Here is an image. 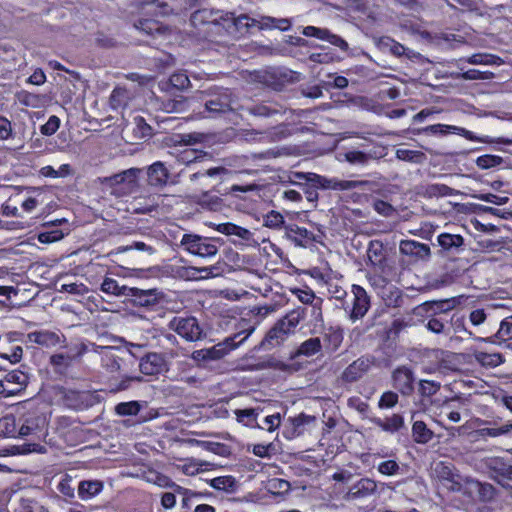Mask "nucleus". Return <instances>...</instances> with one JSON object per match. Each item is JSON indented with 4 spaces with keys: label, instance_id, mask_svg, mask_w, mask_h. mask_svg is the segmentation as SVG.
<instances>
[{
    "label": "nucleus",
    "instance_id": "obj_20",
    "mask_svg": "<svg viewBox=\"0 0 512 512\" xmlns=\"http://www.w3.org/2000/svg\"><path fill=\"white\" fill-rule=\"evenodd\" d=\"M469 489L477 494L478 500L481 502H491L496 497V489L490 483H483L478 480H469Z\"/></svg>",
    "mask_w": 512,
    "mask_h": 512
},
{
    "label": "nucleus",
    "instance_id": "obj_13",
    "mask_svg": "<svg viewBox=\"0 0 512 512\" xmlns=\"http://www.w3.org/2000/svg\"><path fill=\"white\" fill-rule=\"evenodd\" d=\"M491 478L503 488L512 492V465L500 459H494L489 464Z\"/></svg>",
    "mask_w": 512,
    "mask_h": 512
},
{
    "label": "nucleus",
    "instance_id": "obj_17",
    "mask_svg": "<svg viewBox=\"0 0 512 512\" xmlns=\"http://www.w3.org/2000/svg\"><path fill=\"white\" fill-rule=\"evenodd\" d=\"M367 257L369 263L377 268L379 271L384 272L387 266L386 251L384 245L379 240H371L367 249Z\"/></svg>",
    "mask_w": 512,
    "mask_h": 512
},
{
    "label": "nucleus",
    "instance_id": "obj_4",
    "mask_svg": "<svg viewBox=\"0 0 512 512\" xmlns=\"http://www.w3.org/2000/svg\"><path fill=\"white\" fill-rule=\"evenodd\" d=\"M173 13L167 2L160 0H132L128 5V17H157Z\"/></svg>",
    "mask_w": 512,
    "mask_h": 512
},
{
    "label": "nucleus",
    "instance_id": "obj_47",
    "mask_svg": "<svg viewBox=\"0 0 512 512\" xmlns=\"http://www.w3.org/2000/svg\"><path fill=\"white\" fill-rule=\"evenodd\" d=\"M504 160L496 155H482L476 159V165L481 169H490L503 164Z\"/></svg>",
    "mask_w": 512,
    "mask_h": 512
},
{
    "label": "nucleus",
    "instance_id": "obj_46",
    "mask_svg": "<svg viewBox=\"0 0 512 512\" xmlns=\"http://www.w3.org/2000/svg\"><path fill=\"white\" fill-rule=\"evenodd\" d=\"M397 158L403 161L421 163L424 161L425 154L421 151L398 149L396 152Z\"/></svg>",
    "mask_w": 512,
    "mask_h": 512
},
{
    "label": "nucleus",
    "instance_id": "obj_18",
    "mask_svg": "<svg viewBox=\"0 0 512 512\" xmlns=\"http://www.w3.org/2000/svg\"><path fill=\"white\" fill-rule=\"evenodd\" d=\"M163 366L164 359L157 353L147 354L139 363V369L145 375H156L163 370Z\"/></svg>",
    "mask_w": 512,
    "mask_h": 512
},
{
    "label": "nucleus",
    "instance_id": "obj_60",
    "mask_svg": "<svg viewBox=\"0 0 512 512\" xmlns=\"http://www.w3.org/2000/svg\"><path fill=\"white\" fill-rule=\"evenodd\" d=\"M400 466L398 463L394 460H387L384 462H381L378 465V471L387 476L395 475L399 472Z\"/></svg>",
    "mask_w": 512,
    "mask_h": 512
},
{
    "label": "nucleus",
    "instance_id": "obj_57",
    "mask_svg": "<svg viewBox=\"0 0 512 512\" xmlns=\"http://www.w3.org/2000/svg\"><path fill=\"white\" fill-rule=\"evenodd\" d=\"M126 359L114 354L107 356V362L105 364L107 370L110 373L121 372L122 366L125 364Z\"/></svg>",
    "mask_w": 512,
    "mask_h": 512
},
{
    "label": "nucleus",
    "instance_id": "obj_8",
    "mask_svg": "<svg viewBox=\"0 0 512 512\" xmlns=\"http://www.w3.org/2000/svg\"><path fill=\"white\" fill-rule=\"evenodd\" d=\"M392 386L403 396H410L414 392V373L406 367H397L391 374Z\"/></svg>",
    "mask_w": 512,
    "mask_h": 512
},
{
    "label": "nucleus",
    "instance_id": "obj_32",
    "mask_svg": "<svg viewBox=\"0 0 512 512\" xmlns=\"http://www.w3.org/2000/svg\"><path fill=\"white\" fill-rule=\"evenodd\" d=\"M131 287H127L125 285L120 286L118 282L115 279L106 277L102 284H101V290L106 294H111L114 296H129Z\"/></svg>",
    "mask_w": 512,
    "mask_h": 512
},
{
    "label": "nucleus",
    "instance_id": "obj_49",
    "mask_svg": "<svg viewBox=\"0 0 512 512\" xmlns=\"http://www.w3.org/2000/svg\"><path fill=\"white\" fill-rule=\"evenodd\" d=\"M441 388V384L439 382L431 381V380H421L419 382L418 391L423 397H431L434 396Z\"/></svg>",
    "mask_w": 512,
    "mask_h": 512
},
{
    "label": "nucleus",
    "instance_id": "obj_29",
    "mask_svg": "<svg viewBox=\"0 0 512 512\" xmlns=\"http://www.w3.org/2000/svg\"><path fill=\"white\" fill-rule=\"evenodd\" d=\"M412 437L418 444H426L433 439L434 433L423 421H416L412 426Z\"/></svg>",
    "mask_w": 512,
    "mask_h": 512
},
{
    "label": "nucleus",
    "instance_id": "obj_51",
    "mask_svg": "<svg viewBox=\"0 0 512 512\" xmlns=\"http://www.w3.org/2000/svg\"><path fill=\"white\" fill-rule=\"evenodd\" d=\"M169 83L178 90H185L191 86L189 77L181 72L172 74L169 78Z\"/></svg>",
    "mask_w": 512,
    "mask_h": 512
},
{
    "label": "nucleus",
    "instance_id": "obj_45",
    "mask_svg": "<svg viewBox=\"0 0 512 512\" xmlns=\"http://www.w3.org/2000/svg\"><path fill=\"white\" fill-rule=\"evenodd\" d=\"M218 17L215 26L220 27L227 33L235 32V22H234V14L229 12L219 11Z\"/></svg>",
    "mask_w": 512,
    "mask_h": 512
},
{
    "label": "nucleus",
    "instance_id": "obj_55",
    "mask_svg": "<svg viewBox=\"0 0 512 512\" xmlns=\"http://www.w3.org/2000/svg\"><path fill=\"white\" fill-rule=\"evenodd\" d=\"M142 172L140 168H129L120 172L121 178H123V184H126L130 187L137 185V180Z\"/></svg>",
    "mask_w": 512,
    "mask_h": 512
},
{
    "label": "nucleus",
    "instance_id": "obj_14",
    "mask_svg": "<svg viewBox=\"0 0 512 512\" xmlns=\"http://www.w3.org/2000/svg\"><path fill=\"white\" fill-rule=\"evenodd\" d=\"M400 253L413 258L415 261H428L431 250L427 244L415 240H402L399 245Z\"/></svg>",
    "mask_w": 512,
    "mask_h": 512
},
{
    "label": "nucleus",
    "instance_id": "obj_37",
    "mask_svg": "<svg viewBox=\"0 0 512 512\" xmlns=\"http://www.w3.org/2000/svg\"><path fill=\"white\" fill-rule=\"evenodd\" d=\"M479 437H499L502 435H511L512 436V423H506L500 427H486L481 428L475 431Z\"/></svg>",
    "mask_w": 512,
    "mask_h": 512
},
{
    "label": "nucleus",
    "instance_id": "obj_54",
    "mask_svg": "<svg viewBox=\"0 0 512 512\" xmlns=\"http://www.w3.org/2000/svg\"><path fill=\"white\" fill-rule=\"evenodd\" d=\"M477 360L482 365L491 366V367H496V366L500 365L501 363H503V361H504L501 354H498V353H493V354L480 353L477 356Z\"/></svg>",
    "mask_w": 512,
    "mask_h": 512
},
{
    "label": "nucleus",
    "instance_id": "obj_42",
    "mask_svg": "<svg viewBox=\"0 0 512 512\" xmlns=\"http://www.w3.org/2000/svg\"><path fill=\"white\" fill-rule=\"evenodd\" d=\"M446 322L441 317H432L426 323V328L432 333L448 336L450 334V327L446 326Z\"/></svg>",
    "mask_w": 512,
    "mask_h": 512
},
{
    "label": "nucleus",
    "instance_id": "obj_50",
    "mask_svg": "<svg viewBox=\"0 0 512 512\" xmlns=\"http://www.w3.org/2000/svg\"><path fill=\"white\" fill-rule=\"evenodd\" d=\"M494 337L503 341L512 339V315L506 317L500 323V327Z\"/></svg>",
    "mask_w": 512,
    "mask_h": 512
},
{
    "label": "nucleus",
    "instance_id": "obj_41",
    "mask_svg": "<svg viewBox=\"0 0 512 512\" xmlns=\"http://www.w3.org/2000/svg\"><path fill=\"white\" fill-rule=\"evenodd\" d=\"M457 193L458 191L445 184H431L425 189V194L429 197L451 196Z\"/></svg>",
    "mask_w": 512,
    "mask_h": 512
},
{
    "label": "nucleus",
    "instance_id": "obj_21",
    "mask_svg": "<svg viewBox=\"0 0 512 512\" xmlns=\"http://www.w3.org/2000/svg\"><path fill=\"white\" fill-rule=\"evenodd\" d=\"M290 332L283 327V323L279 321L267 332L265 338L261 342L264 348L275 347L282 343Z\"/></svg>",
    "mask_w": 512,
    "mask_h": 512
},
{
    "label": "nucleus",
    "instance_id": "obj_36",
    "mask_svg": "<svg viewBox=\"0 0 512 512\" xmlns=\"http://www.w3.org/2000/svg\"><path fill=\"white\" fill-rule=\"evenodd\" d=\"M260 29L277 28L286 31L291 27V21L288 18H274L270 16H262L260 18Z\"/></svg>",
    "mask_w": 512,
    "mask_h": 512
},
{
    "label": "nucleus",
    "instance_id": "obj_16",
    "mask_svg": "<svg viewBox=\"0 0 512 512\" xmlns=\"http://www.w3.org/2000/svg\"><path fill=\"white\" fill-rule=\"evenodd\" d=\"M377 490V483L370 478H362L351 486L344 495L346 501L362 499L374 494Z\"/></svg>",
    "mask_w": 512,
    "mask_h": 512
},
{
    "label": "nucleus",
    "instance_id": "obj_43",
    "mask_svg": "<svg viewBox=\"0 0 512 512\" xmlns=\"http://www.w3.org/2000/svg\"><path fill=\"white\" fill-rule=\"evenodd\" d=\"M246 111L249 114L257 116V117H270V116L280 112L279 109L272 108L265 103L254 104L250 107H247Z\"/></svg>",
    "mask_w": 512,
    "mask_h": 512
},
{
    "label": "nucleus",
    "instance_id": "obj_59",
    "mask_svg": "<svg viewBox=\"0 0 512 512\" xmlns=\"http://www.w3.org/2000/svg\"><path fill=\"white\" fill-rule=\"evenodd\" d=\"M59 126L60 119L57 116L52 115L48 121L40 127V131L45 136H51L58 130Z\"/></svg>",
    "mask_w": 512,
    "mask_h": 512
},
{
    "label": "nucleus",
    "instance_id": "obj_27",
    "mask_svg": "<svg viewBox=\"0 0 512 512\" xmlns=\"http://www.w3.org/2000/svg\"><path fill=\"white\" fill-rule=\"evenodd\" d=\"M376 44L381 51L390 52L392 55L397 57L404 55L406 52V48L402 44L396 42L394 39L388 36L379 38Z\"/></svg>",
    "mask_w": 512,
    "mask_h": 512
},
{
    "label": "nucleus",
    "instance_id": "obj_39",
    "mask_svg": "<svg viewBox=\"0 0 512 512\" xmlns=\"http://www.w3.org/2000/svg\"><path fill=\"white\" fill-rule=\"evenodd\" d=\"M455 126L453 125H445V124H434L430 125L424 128L416 129L413 131L414 134H433V135H440L445 136L449 133H453L452 128Z\"/></svg>",
    "mask_w": 512,
    "mask_h": 512
},
{
    "label": "nucleus",
    "instance_id": "obj_26",
    "mask_svg": "<svg viewBox=\"0 0 512 512\" xmlns=\"http://www.w3.org/2000/svg\"><path fill=\"white\" fill-rule=\"evenodd\" d=\"M193 201L203 209L217 211L221 208L222 200L217 195H212L210 191H203L199 195L193 196Z\"/></svg>",
    "mask_w": 512,
    "mask_h": 512
},
{
    "label": "nucleus",
    "instance_id": "obj_64",
    "mask_svg": "<svg viewBox=\"0 0 512 512\" xmlns=\"http://www.w3.org/2000/svg\"><path fill=\"white\" fill-rule=\"evenodd\" d=\"M460 6H462L464 9H466L469 12H473L478 16H484L485 13H482L481 7L478 5V3L475 0H453Z\"/></svg>",
    "mask_w": 512,
    "mask_h": 512
},
{
    "label": "nucleus",
    "instance_id": "obj_10",
    "mask_svg": "<svg viewBox=\"0 0 512 512\" xmlns=\"http://www.w3.org/2000/svg\"><path fill=\"white\" fill-rule=\"evenodd\" d=\"M198 102L194 97L179 96L173 99H166L161 101L160 108L166 113H173L178 115H187L196 112V105Z\"/></svg>",
    "mask_w": 512,
    "mask_h": 512
},
{
    "label": "nucleus",
    "instance_id": "obj_40",
    "mask_svg": "<svg viewBox=\"0 0 512 512\" xmlns=\"http://www.w3.org/2000/svg\"><path fill=\"white\" fill-rule=\"evenodd\" d=\"M467 61L468 63L473 65H500L502 63L500 57L486 53L474 54L471 57H469Z\"/></svg>",
    "mask_w": 512,
    "mask_h": 512
},
{
    "label": "nucleus",
    "instance_id": "obj_31",
    "mask_svg": "<svg viewBox=\"0 0 512 512\" xmlns=\"http://www.w3.org/2000/svg\"><path fill=\"white\" fill-rule=\"evenodd\" d=\"M103 489V483L98 480L81 481L78 487V494L81 499L91 498Z\"/></svg>",
    "mask_w": 512,
    "mask_h": 512
},
{
    "label": "nucleus",
    "instance_id": "obj_44",
    "mask_svg": "<svg viewBox=\"0 0 512 512\" xmlns=\"http://www.w3.org/2000/svg\"><path fill=\"white\" fill-rule=\"evenodd\" d=\"M127 99V90L125 88L116 87L110 95L109 103L113 109H118L126 105Z\"/></svg>",
    "mask_w": 512,
    "mask_h": 512
},
{
    "label": "nucleus",
    "instance_id": "obj_1",
    "mask_svg": "<svg viewBox=\"0 0 512 512\" xmlns=\"http://www.w3.org/2000/svg\"><path fill=\"white\" fill-rule=\"evenodd\" d=\"M199 100L204 104L203 114L216 118L234 110L236 96L229 88L213 87L199 92ZM202 114V112H199Z\"/></svg>",
    "mask_w": 512,
    "mask_h": 512
},
{
    "label": "nucleus",
    "instance_id": "obj_23",
    "mask_svg": "<svg viewBox=\"0 0 512 512\" xmlns=\"http://www.w3.org/2000/svg\"><path fill=\"white\" fill-rule=\"evenodd\" d=\"M133 27L147 35L165 34L169 29L150 17L139 18L133 21Z\"/></svg>",
    "mask_w": 512,
    "mask_h": 512
},
{
    "label": "nucleus",
    "instance_id": "obj_19",
    "mask_svg": "<svg viewBox=\"0 0 512 512\" xmlns=\"http://www.w3.org/2000/svg\"><path fill=\"white\" fill-rule=\"evenodd\" d=\"M230 171L225 167H213L209 168L203 172H195L189 176V181L194 183L196 181H200V185L202 187H209V183L207 178H219L223 179L224 176L229 175Z\"/></svg>",
    "mask_w": 512,
    "mask_h": 512
},
{
    "label": "nucleus",
    "instance_id": "obj_24",
    "mask_svg": "<svg viewBox=\"0 0 512 512\" xmlns=\"http://www.w3.org/2000/svg\"><path fill=\"white\" fill-rule=\"evenodd\" d=\"M344 339V332L343 329L340 327H333L330 326L327 328L323 335V340L325 343V348L329 352H335L337 351Z\"/></svg>",
    "mask_w": 512,
    "mask_h": 512
},
{
    "label": "nucleus",
    "instance_id": "obj_3",
    "mask_svg": "<svg viewBox=\"0 0 512 512\" xmlns=\"http://www.w3.org/2000/svg\"><path fill=\"white\" fill-rule=\"evenodd\" d=\"M292 177L293 180H291V183L293 184H299L296 180H304L305 183L320 185L323 189L351 190L366 184L365 181L327 179L323 176L310 172H294Z\"/></svg>",
    "mask_w": 512,
    "mask_h": 512
},
{
    "label": "nucleus",
    "instance_id": "obj_52",
    "mask_svg": "<svg viewBox=\"0 0 512 512\" xmlns=\"http://www.w3.org/2000/svg\"><path fill=\"white\" fill-rule=\"evenodd\" d=\"M344 159L351 164L365 165L372 156L362 151H348L344 154Z\"/></svg>",
    "mask_w": 512,
    "mask_h": 512
},
{
    "label": "nucleus",
    "instance_id": "obj_7",
    "mask_svg": "<svg viewBox=\"0 0 512 512\" xmlns=\"http://www.w3.org/2000/svg\"><path fill=\"white\" fill-rule=\"evenodd\" d=\"M181 245L185 246L188 252L200 257H211L216 255L218 248L196 234H184L181 239Z\"/></svg>",
    "mask_w": 512,
    "mask_h": 512
},
{
    "label": "nucleus",
    "instance_id": "obj_35",
    "mask_svg": "<svg viewBox=\"0 0 512 512\" xmlns=\"http://www.w3.org/2000/svg\"><path fill=\"white\" fill-rule=\"evenodd\" d=\"M210 486L217 490H223L228 493L236 491L238 484L232 476H220L216 477L209 482Z\"/></svg>",
    "mask_w": 512,
    "mask_h": 512
},
{
    "label": "nucleus",
    "instance_id": "obj_28",
    "mask_svg": "<svg viewBox=\"0 0 512 512\" xmlns=\"http://www.w3.org/2000/svg\"><path fill=\"white\" fill-rule=\"evenodd\" d=\"M220 10H213V9H200L195 11L191 15V22L194 25L197 24H211L214 25L218 21L217 19H220L218 17Z\"/></svg>",
    "mask_w": 512,
    "mask_h": 512
},
{
    "label": "nucleus",
    "instance_id": "obj_9",
    "mask_svg": "<svg viewBox=\"0 0 512 512\" xmlns=\"http://www.w3.org/2000/svg\"><path fill=\"white\" fill-rule=\"evenodd\" d=\"M352 296V308L349 313V319L352 322H356L367 314L370 308V297L366 290L359 285L352 286Z\"/></svg>",
    "mask_w": 512,
    "mask_h": 512
},
{
    "label": "nucleus",
    "instance_id": "obj_12",
    "mask_svg": "<svg viewBox=\"0 0 512 512\" xmlns=\"http://www.w3.org/2000/svg\"><path fill=\"white\" fill-rule=\"evenodd\" d=\"M147 185L156 188H164L170 178V171L166 167L165 163L156 161L146 168Z\"/></svg>",
    "mask_w": 512,
    "mask_h": 512
},
{
    "label": "nucleus",
    "instance_id": "obj_5",
    "mask_svg": "<svg viewBox=\"0 0 512 512\" xmlns=\"http://www.w3.org/2000/svg\"><path fill=\"white\" fill-rule=\"evenodd\" d=\"M168 327L187 341H197L202 337V329L195 317H174Z\"/></svg>",
    "mask_w": 512,
    "mask_h": 512
},
{
    "label": "nucleus",
    "instance_id": "obj_58",
    "mask_svg": "<svg viewBox=\"0 0 512 512\" xmlns=\"http://www.w3.org/2000/svg\"><path fill=\"white\" fill-rule=\"evenodd\" d=\"M494 74L489 71H479L476 69H470L461 74V78L464 80H489L493 78Z\"/></svg>",
    "mask_w": 512,
    "mask_h": 512
},
{
    "label": "nucleus",
    "instance_id": "obj_22",
    "mask_svg": "<svg viewBox=\"0 0 512 512\" xmlns=\"http://www.w3.org/2000/svg\"><path fill=\"white\" fill-rule=\"evenodd\" d=\"M371 422L388 433H395L405 427L404 418L400 414H393L385 419L374 417Z\"/></svg>",
    "mask_w": 512,
    "mask_h": 512
},
{
    "label": "nucleus",
    "instance_id": "obj_30",
    "mask_svg": "<svg viewBox=\"0 0 512 512\" xmlns=\"http://www.w3.org/2000/svg\"><path fill=\"white\" fill-rule=\"evenodd\" d=\"M322 349V343L319 337L309 338L298 347L295 356L311 357Z\"/></svg>",
    "mask_w": 512,
    "mask_h": 512
},
{
    "label": "nucleus",
    "instance_id": "obj_56",
    "mask_svg": "<svg viewBox=\"0 0 512 512\" xmlns=\"http://www.w3.org/2000/svg\"><path fill=\"white\" fill-rule=\"evenodd\" d=\"M284 224V217L277 211H270L264 217V225L269 228H280Z\"/></svg>",
    "mask_w": 512,
    "mask_h": 512
},
{
    "label": "nucleus",
    "instance_id": "obj_2",
    "mask_svg": "<svg viewBox=\"0 0 512 512\" xmlns=\"http://www.w3.org/2000/svg\"><path fill=\"white\" fill-rule=\"evenodd\" d=\"M254 328H249L226 338L210 348L194 351L192 357L196 361H210L222 359L230 350L238 347L253 332Z\"/></svg>",
    "mask_w": 512,
    "mask_h": 512
},
{
    "label": "nucleus",
    "instance_id": "obj_15",
    "mask_svg": "<svg viewBox=\"0 0 512 512\" xmlns=\"http://www.w3.org/2000/svg\"><path fill=\"white\" fill-rule=\"evenodd\" d=\"M302 33L307 37H315L321 40H325L330 44L339 47L343 51L348 50V43L340 36L331 33L328 29L318 28L315 26H306Z\"/></svg>",
    "mask_w": 512,
    "mask_h": 512
},
{
    "label": "nucleus",
    "instance_id": "obj_6",
    "mask_svg": "<svg viewBox=\"0 0 512 512\" xmlns=\"http://www.w3.org/2000/svg\"><path fill=\"white\" fill-rule=\"evenodd\" d=\"M375 357L371 355H363L351 364H349L342 372L340 378L344 383H354L366 375L375 365Z\"/></svg>",
    "mask_w": 512,
    "mask_h": 512
},
{
    "label": "nucleus",
    "instance_id": "obj_62",
    "mask_svg": "<svg viewBox=\"0 0 512 512\" xmlns=\"http://www.w3.org/2000/svg\"><path fill=\"white\" fill-rule=\"evenodd\" d=\"M450 329L452 328L454 333H465L469 336L472 335L465 327V319L463 316L453 315L450 320Z\"/></svg>",
    "mask_w": 512,
    "mask_h": 512
},
{
    "label": "nucleus",
    "instance_id": "obj_33",
    "mask_svg": "<svg viewBox=\"0 0 512 512\" xmlns=\"http://www.w3.org/2000/svg\"><path fill=\"white\" fill-rule=\"evenodd\" d=\"M438 244L445 251H450L453 248H459L464 244V239L458 234L442 233L437 238Z\"/></svg>",
    "mask_w": 512,
    "mask_h": 512
},
{
    "label": "nucleus",
    "instance_id": "obj_61",
    "mask_svg": "<svg viewBox=\"0 0 512 512\" xmlns=\"http://www.w3.org/2000/svg\"><path fill=\"white\" fill-rule=\"evenodd\" d=\"M298 186L304 192L307 200L309 202L315 203L318 200V192L316 190L320 185H313V183H301L299 182Z\"/></svg>",
    "mask_w": 512,
    "mask_h": 512
},
{
    "label": "nucleus",
    "instance_id": "obj_48",
    "mask_svg": "<svg viewBox=\"0 0 512 512\" xmlns=\"http://www.w3.org/2000/svg\"><path fill=\"white\" fill-rule=\"evenodd\" d=\"M143 378L141 376H129L123 375V378L119 382L110 383V392L117 393L120 391L127 390L133 381L141 382Z\"/></svg>",
    "mask_w": 512,
    "mask_h": 512
},
{
    "label": "nucleus",
    "instance_id": "obj_34",
    "mask_svg": "<svg viewBox=\"0 0 512 512\" xmlns=\"http://www.w3.org/2000/svg\"><path fill=\"white\" fill-rule=\"evenodd\" d=\"M304 317L305 308L299 307L287 313L282 319L279 320V322L283 323V327L291 332L300 323V321L304 319Z\"/></svg>",
    "mask_w": 512,
    "mask_h": 512
},
{
    "label": "nucleus",
    "instance_id": "obj_63",
    "mask_svg": "<svg viewBox=\"0 0 512 512\" xmlns=\"http://www.w3.org/2000/svg\"><path fill=\"white\" fill-rule=\"evenodd\" d=\"M64 237V233L61 230H52L48 232H42L38 235V240L41 243H52L58 241Z\"/></svg>",
    "mask_w": 512,
    "mask_h": 512
},
{
    "label": "nucleus",
    "instance_id": "obj_11",
    "mask_svg": "<svg viewBox=\"0 0 512 512\" xmlns=\"http://www.w3.org/2000/svg\"><path fill=\"white\" fill-rule=\"evenodd\" d=\"M128 297L134 306L148 308L159 304L164 294L156 288L144 290L131 287Z\"/></svg>",
    "mask_w": 512,
    "mask_h": 512
},
{
    "label": "nucleus",
    "instance_id": "obj_53",
    "mask_svg": "<svg viewBox=\"0 0 512 512\" xmlns=\"http://www.w3.org/2000/svg\"><path fill=\"white\" fill-rule=\"evenodd\" d=\"M398 400H399V396L396 392L386 391L381 395V397L378 401V407L380 409L393 408L397 405Z\"/></svg>",
    "mask_w": 512,
    "mask_h": 512
},
{
    "label": "nucleus",
    "instance_id": "obj_25",
    "mask_svg": "<svg viewBox=\"0 0 512 512\" xmlns=\"http://www.w3.org/2000/svg\"><path fill=\"white\" fill-rule=\"evenodd\" d=\"M28 339L38 345L45 347H54L61 343L60 336L52 331H35L28 334Z\"/></svg>",
    "mask_w": 512,
    "mask_h": 512
},
{
    "label": "nucleus",
    "instance_id": "obj_38",
    "mask_svg": "<svg viewBox=\"0 0 512 512\" xmlns=\"http://www.w3.org/2000/svg\"><path fill=\"white\" fill-rule=\"evenodd\" d=\"M141 407L138 401L121 402L115 406L114 411L119 416H135L140 412Z\"/></svg>",
    "mask_w": 512,
    "mask_h": 512
}]
</instances>
